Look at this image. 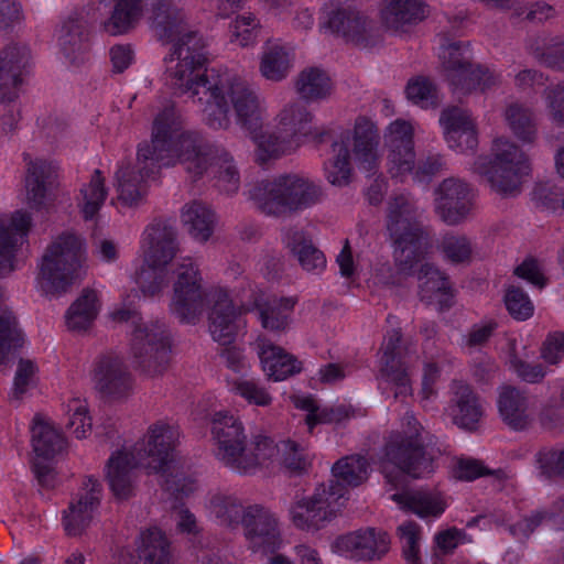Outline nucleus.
Returning a JSON list of instances; mask_svg holds the SVG:
<instances>
[{
    "label": "nucleus",
    "mask_w": 564,
    "mask_h": 564,
    "mask_svg": "<svg viewBox=\"0 0 564 564\" xmlns=\"http://www.w3.org/2000/svg\"><path fill=\"white\" fill-rule=\"evenodd\" d=\"M153 23L160 37L173 43L165 57V80L177 94H188L200 102L204 122L214 130L230 126L234 111L237 123L254 143V160L265 165L299 147V135L311 133L313 116L299 100L285 104L275 117L280 135L263 131L267 106L257 89L237 72L228 68L212 69L206 75V43L188 30L182 12L169 1H160L153 11Z\"/></svg>",
    "instance_id": "f257e3e1"
},
{
    "label": "nucleus",
    "mask_w": 564,
    "mask_h": 564,
    "mask_svg": "<svg viewBox=\"0 0 564 564\" xmlns=\"http://www.w3.org/2000/svg\"><path fill=\"white\" fill-rule=\"evenodd\" d=\"M184 166L194 178L210 174L226 193L239 188V173L232 156L223 148L204 143L198 133L182 128V119L172 104L153 120L151 140L138 145L134 163L123 160L115 173L118 200L135 206L147 195L148 184L163 167Z\"/></svg>",
    "instance_id": "f03ea898"
},
{
    "label": "nucleus",
    "mask_w": 564,
    "mask_h": 564,
    "mask_svg": "<svg viewBox=\"0 0 564 564\" xmlns=\"http://www.w3.org/2000/svg\"><path fill=\"white\" fill-rule=\"evenodd\" d=\"M181 427L162 417L151 422L133 446L115 451L105 467L106 480L113 496L124 500L135 489L138 467L164 479L167 491L187 497L196 490V480L180 471Z\"/></svg>",
    "instance_id": "7ed1b4c3"
},
{
    "label": "nucleus",
    "mask_w": 564,
    "mask_h": 564,
    "mask_svg": "<svg viewBox=\"0 0 564 564\" xmlns=\"http://www.w3.org/2000/svg\"><path fill=\"white\" fill-rule=\"evenodd\" d=\"M387 228L393 243L395 270L387 283L402 285L416 273L421 299L441 310L449 306L454 296L452 284L437 268L423 263L432 243L408 196L394 197L389 203Z\"/></svg>",
    "instance_id": "20e7f679"
},
{
    "label": "nucleus",
    "mask_w": 564,
    "mask_h": 564,
    "mask_svg": "<svg viewBox=\"0 0 564 564\" xmlns=\"http://www.w3.org/2000/svg\"><path fill=\"white\" fill-rule=\"evenodd\" d=\"M212 440L215 458L224 467L241 476L256 475L276 464L299 471L311 464L305 446L294 441L288 440L278 444L271 437L259 434L247 442L242 422L227 411L214 414Z\"/></svg>",
    "instance_id": "39448f33"
},
{
    "label": "nucleus",
    "mask_w": 564,
    "mask_h": 564,
    "mask_svg": "<svg viewBox=\"0 0 564 564\" xmlns=\"http://www.w3.org/2000/svg\"><path fill=\"white\" fill-rule=\"evenodd\" d=\"M204 507L207 516L219 525L241 527L252 551L267 553L281 547L280 521L270 508L261 503L243 505L238 496L223 491L212 492Z\"/></svg>",
    "instance_id": "423d86ee"
},
{
    "label": "nucleus",
    "mask_w": 564,
    "mask_h": 564,
    "mask_svg": "<svg viewBox=\"0 0 564 564\" xmlns=\"http://www.w3.org/2000/svg\"><path fill=\"white\" fill-rule=\"evenodd\" d=\"M380 132L373 120L359 116L352 130L333 135L332 156L324 164L326 180L334 186H346L352 176L351 160L358 169L375 172L381 162Z\"/></svg>",
    "instance_id": "0eeeda50"
},
{
    "label": "nucleus",
    "mask_w": 564,
    "mask_h": 564,
    "mask_svg": "<svg viewBox=\"0 0 564 564\" xmlns=\"http://www.w3.org/2000/svg\"><path fill=\"white\" fill-rule=\"evenodd\" d=\"M380 468L387 481L397 487L403 476L421 478L436 468V456L423 447L422 426L414 415L406 413L402 431L392 432L383 448Z\"/></svg>",
    "instance_id": "6e6552de"
},
{
    "label": "nucleus",
    "mask_w": 564,
    "mask_h": 564,
    "mask_svg": "<svg viewBox=\"0 0 564 564\" xmlns=\"http://www.w3.org/2000/svg\"><path fill=\"white\" fill-rule=\"evenodd\" d=\"M111 317L128 325L130 354L138 367L149 377L164 373L172 355L171 339L165 325L159 321H144L127 301L111 313Z\"/></svg>",
    "instance_id": "1a4fd4ad"
},
{
    "label": "nucleus",
    "mask_w": 564,
    "mask_h": 564,
    "mask_svg": "<svg viewBox=\"0 0 564 564\" xmlns=\"http://www.w3.org/2000/svg\"><path fill=\"white\" fill-rule=\"evenodd\" d=\"M85 264L83 239L63 234L45 249L37 265L35 289L45 296H59L85 276Z\"/></svg>",
    "instance_id": "9d476101"
},
{
    "label": "nucleus",
    "mask_w": 564,
    "mask_h": 564,
    "mask_svg": "<svg viewBox=\"0 0 564 564\" xmlns=\"http://www.w3.org/2000/svg\"><path fill=\"white\" fill-rule=\"evenodd\" d=\"M249 197L265 215L282 216L315 205L322 189L304 175L283 174L257 183L249 189Z\"/></svg>",
    "instance_id": "9b49d317"
},
{
    "label": "nucleus",
    "mask_w": 564,
    "mask_h": 564,
    "mask_svg": "<svg viewBox=\"0 0 564 564\" xmlns=\"http://www.w3.org/2000/svg\"><path fill=\"white\" fill-rule=\"evenodd\" d=\"M175 238L174 228L164 223L152 224L143 231L134 273L143 295H159L167 286L166 265L177 251Z\"/></svg>",
    "instance_id": "f8f14e48"
},
{
    "label": "nucleus",
    "mask_w": 564,
    "mask_h": 564,
    "mask_svg": "<svg viewBox=\"0 0 564 564\" xmlns=\"http://www.w3.org/2000/svg\"><path fill=\"white\" fill-rule=\"evenodd\" d=\"M490 158H477L473 171L484 177L497 194L513 196L520 193L531 170L524 151L509 138L497 137L491 143Z\"/></svg>",
    "instance_id": "ddd939ff"
},
{
    "label": "nucleus",
    "mask_w": 564,
    "mask_h": 564,
    "mask_svg": "<svg viewBox=\"0 0 564 564\" xmlns=\"http://www.w3.org/2000/svg\"><path fill=\"white\" fill-rule=\"evenodd\" d=\"M413 138V124L403 119L392 121L384 131L387 170L392 178L401 183L409 178L413 182H425L443 167L440 156L416 162Z\"/></svg>",
    "instance_id": "4468645a"
},
{
    "label": "nucleus",
    "mask_w": 564,
    "mask_h": 564,
    "mask_svg": "<svg viewBox=\"0 0 564 564\" xmlns=\"http://www.w3.org/2000/svg\"><path fill=\"white\" fill-rule=\"evenodd\" d=\"M346 490L334 481L318 485L312 495L294 500L289 508L291 523L299 530L315 532L325 528L343 510Z\"/></svg>",
    "instance_id": "2eb2a0df"
},
{
    "label": "nucleus",
    "mask_w": 564,
    "mask_h": 564,
    "mask_svg": "<svg viewBox=\"0 0 564 564\" xmlns=\"http://www.w3.org/2000/svg\"><path fill=\"white\" fill-rule=\"evenodd\" d=\"M415 356L409 348L401 345V333L393 329L384 336L379 352L377 379L383 390H392L395 398L412 393L410 369Z\"/></svg>",
    "instance_id": "dca6fc26"
},
{
    "label": "nucleus",
    "mask_w": 564,
    "mask_h": 564,
    "mask_svg": "<svg viewBox=\"0 0 564 564\" xmlns=\"http://www.w3.org/2000/svg\"><path fill=\"white\" fill-rule=\"evenodd\" d=\"M209 297L213 305L208 312V332L220 346H230L246 328L242 318L248 312L242 310V304L247 303L246 288L242 284V294L235 291L234 297L227 290L217 288Z\"/></svg>",
    "instance_id": "f3484780"
},
{
    "label": "nucleus",
    "mask_w": 564,
    "mask_h": 564,
    "mask_svg": "<svg viewBox=\"0 0 564 564\" xmlns=\"http://www.w3.org/2000/svg\"><path fill=\"white\" fill-rule=\"evenodd\" d=\"M319 31L341 37L360 48H370L381 41V31L367 15L341 8L322 9Z\"/></svg>",
    "instance_id": "a211bd4d"
},
{
    "label": "nucleus",
    "mask_w": 564,
    "mask_h": 564,
    "mask_svg": "<svg viewBox=\"0 0 564 564\" xmlns=\"http://www.w3.org/2000/svg\"><path fill=\"white\" fill-rule=\"evenodd\" d=\"M205 299L198 264L189 257L182 258L176 269L171 313L182 323L196 324L203 314Z\"/></svg>",
    "instance_id": "6ab92c4d"
},
{
    "label": "nucleus",
    "mask_w": 564,
    "mask_h": 564,
    "mask_svg": "<svg viewBox=\"0 0 564 564\" xmlns=\"http://www.w3.org/2000/svg\"><path fill=\"white\" fill-rule=\"evenodd\" d=\"M247 303L242 304V310H258L261 326L272 333H284L292 323V314L296 305V299L289 297H267L261 290L245 281Z\"/></svg>",
    "instance_id": "aec40b11"
},
{
    "label": "nucleus",
    "mask_w": 564,
    "mask_h": 564,
    "mask_svg": "<svg viewBox=\"0 0 564 564\" xmlns=\"http://www.w3.org/2000/svg\"><path fill=\"white\" fill-rule=\"evenodd\" d=\"M330 547L347 558L372 561L388 553L390 539L381 530L365 528L337 536Z\"/></svg>",
    "instance_id": "412c9836"
},
{
    "label": "nucleus",
    "mask_w": 564,
    "mask_h": 564,
    "mask_svg": "<svg viewBox=\"0 0 564 564\" xmlns=\"http://www.w3.org/2000/svg\"><path fill=\"white\" fill-rule=\"evenodd\" d=\"M470 186L456 177L445 178L434 191V209L448 225L462 223L473 209Z\"/></svg>",
    "instance_id": "4be33fe9"
},
{
    "label": "nucleus",
    "mask_w": 564,
    "mask_h": 564,
    "mask_svg": "<svg viewBox=\"0 0 564 564\" xmlns=\"http://www.w3.org/2000/svg\"><path fill=\"white\" fill-rule=\"evenodd\" d=\"M93 380L96 388L107 398L119 400L127 398L133 389V378L118 354H106L95 364Z\"/></svg>",
    "instance_id": "5701e85b"
},
{
    "label": "nucleus",
    "mask_w": 564,
    "mask_h": 564,
    "mask_svg": "<svg viewBox=\"0 0 564 564\" xmlns=\"http://www.w3.org/2000/svg\"><path fill=\"white\" fill-rule=\"evenodd\" d=\"M93 380L96 388L107 398L119 400L127 398L133 389V378L118 354H106L95 364Z\"/></svg>",
    "instance_id": "b1692460"
},
{
    "label": "nucleus",
    "mask_w": 564,
    "mask_h": 564,
    "mask_svg": "<svg viewBox=\"0 0 564 564\" xmlns=\"http://www.w3.org/2000/svg\"><path fill=\"white\" fill-rule=\"evenodd\" d=\"M32 225V218L24 210L11 215L0 214V278L15 269V254Z\"/></svg>",
    "instance_id": "393cba45"
},
{
    "label": "nucleus",
    "mask_w": 564,
    "mask_h": 564,
    "mask_svg": "<svg viewBox=\"0 0 564 564\" xmlns=\"http://www.w3.org/2000/svg\"><path fill=\"white\" fill-rule=\"evenodd\" d=\"M440 123L448 147L459 153L473 152L478 147L477 126L466 109L452 107L443 110Z\"/></svg>",
    "instance_id": "a878e982"
},
{
    "label": "nucleus",
    "mask_w": 564,
    "mask_h": 564,
    "mask_svg": "<svg viewBox=\"0 0 564 564\" xmlns=\"http://www.w3.org/2000/svg\"><path fill=\"white\" fill-rule=\"evenodd\" d=\"M100 491L99 481L89 477L63 513V525L68 535H79L90 524L99 505Z\"/></svg>",
    "instance_id": "bb28decb"
},
{
    "label": "nucleus",
    "mask_w": 564,
    "mask_h": 564,
    "mask_svg": "<svg viewBox=\"0 0 564 564\" xmlns=\"http://www.w3.org/2000/svg\"><path fill=\"white\" fill-rule=\"evenodd\" d=\"M254 349L263 372L272 381H283L302 370V362L295 356L264 336L257 338Z\"/></svg>",
    "instance_id": "cd10ccee"
},
{
    "label": "nucleus",
    "mask_w": 564,
    "mask_h": 564,
    "mask_svg": "<svg viewBox=\"0 0 564 564\" xmlns=\"http://www.w3.org/2000/svg\"><path fill=\"white\" fill-rule=\"evenodd\" d=\"M497 408L502 422L514 431L528 429L534 420L529 395L511 386L500 388Z\"/></svg>",
    "instance_id": "c85d7f7f"
},
{
    "label": "nucleus",
    "mask_w": 564,
    "mask_h": 564,
    "mask_svg": "<svg viewBox=\"0 0 564 564\" xmlns=\"http://www.w3.org/2000/svg\"><path fill=\"white\" fill-rule=\"evenodd\" d=\"M291 401L296 409L306 412L305 424L311 433L316 425L341 423L350 417L365 414L361 409L355 408L351 404L321 408L317 401L308 394H294L291 397Z\"/></svg>",
    "instance_id": "c756f323"
},
{
    "label": "nucleus",
    "mask_w": 564,
    "mask_h": 564,
    "mask_svg": "<svg viewBox=\"0 0 564 564\" xmlns=\"http://www.w3.org/2000/svg\"><path fill=\"white\" fill-rule=\"evenodd\" d=\"M427 14V6L422 0H384L380 10L382 24L395 33L420 23Z\"/></svg>",
    "instance_id": "7c9ffc66"
},
{
    "label": "nucleus",
    "mask_w": 564,
    "mask_h": 564,
    "mask_svg": "<svg viewBox=\"0 0 564 564\" xmlns=\"http://www.w3.org/2000/svg\"><path fill=\"white\" fill-rule=\"evenodd\" d=\"M294 48L280 40H268L261 47L259 72L270 82H282L294 66Z\"/></svg>",
    "instance_id": "2f4dec72"
},
{
    "label": "nucleus",
    "mask_w": 564,
    "mask_h": 564,
    "mask_svg": "<svg viewBox=\"0 0 564 564\" xmlns=\"http://www.w3.org/2000/svg\"><path fill=\"white\" fill-rule=\"evenodd\" d=\"M440 59L445 79L458 91L475 67L469 45L462 42L444 45L440 52Z\"/></svg>",
    "instance_id": "473e14b6"
},
{
    "label": "nucleus",
    "mask_w": 564,
    "mask_h": 564,
    "mask_svg": "<svg viewBox=\"0 0 564 564\" xmlns=\"http://www.w3.org/2000/svg\"><path fill=\"white\" fill-rule=\"evenodd\" d=\"M390 498L400 509L412 512L423 519L438 518L448 507L445 497L437 491H402L392 494Z\"/></svg>",
    "instance_id": "72a5a7b5"
},
{
    "label": "nucleus",
    "mask_w": 564,
    "mask_h": 564,
    "mask_svg": "<svg viewBox=\"0 0 564 564\" xmlns=\"http://www.w3.org/2000/svg\"><path fill=\"white\" fill-rule=\"evenodd\" d=\"M55 165L43 159L30 160L25 178V200L30 208L40 210L50 203L48 183Z\"/></svg>",
    "instance_id": "f704fd0d"
},
{
    "label": "nucleus",
    "mask_w": 564,
    "mask_h": 564,
    "mask_svg": "<svg viewBox=\"0 0 564 564\" xmlns=\"http://www.w3.org/2000/svg\"><path fill=\"white\" fill-rule=\"evenodd\" d=\"M454 389L453 403L447 408L448 416L457 426L475 430L482 416L477 395L467 384L457 383Z\"/></svg>",
    "instance_id": "c9c22d12"
},
{
    "label": "nucleus",
    "mask_w": 564,
    "mask_h": 564,
    "mask_svg": "<svg viewBox=\"0 0 564 564\" xmlns=\"http://www.w3.org/2000/svg\"><path fill=\"white\" fill-rule=\"evenodd\" d=\"M181 223L193 239L205 242L214 232L216 215L207 204L193 200L183 206Z\"/></svg>",
    "instance_id": "e433bc0d"
},
{
    "label": "nucleus",
    "mask_w": 564,
    "mask_h": 564,
    "mask_svg": "<svg viewBox=\"0 0 564 564\" xmlns=\"http://www.w3.org/2000/svg\"><path fill=\"white\" fill-rule=\"evenodd\" d=\"M32 446L35 454L44 459H51L62 454L66 448L63 434L47 419L35 415L31 427Z\"/></svg>",
    "instance_id": "4c0bfd02"
},
{
    "label": "nucleus",
    "mask_w": 564,
    "mask_h": 564,
    "mask_svg": "<svg viewBox=\"0 0 564 564\" xmlns=\"http://www.w3.org/2000/svg\"><path fill=\"white\" fill-rule=\"evenodd\" d=\"M294 88L305 101H321L333 94L334 85L325 69L308 66L303 68L294 78Z\"/></svg>",
    "instance_id": "58836bf2"
},
{
    "label": "nucleus",
    "mask_w": 564,
    "mask_h": 564,
    "mask_svg": "<svg viewBox=\"0 0 564 564\" xmlns=\"http://www.w3.org/2000/svg\"><path fill=\"white\" fill-rule=\"evenodd\" d=\"M138 556L142 564H172L170 541L165 533L156 527L142 531Z\"/></svg>",
    "instance_id": "ea45409f"
},
{
    "label": "nucleus",
    "mask_w": 564,
    "mask_h": 564,
    "mask_svg": "<svg viewBox=\"0 0 564 564\" xmlns=\"http://www.w3.org/2000/svg\"><path fill=\"white\" fill-rule=\"evenodd\" d=\"M283 242L297 257L305 271L319 273L325 269L326 259L323 252L316 249L302 231L289 230L283 237Z\"/></svg>",
    "instance_id": "a19ab883"
},
{
    "label": "nucleus",
    "mask_w": 564,
    "mask_h": 564,
    "mask_svg": "<svg viewBox=\"0 0 564 564\" xmlns=\"http://www.w3.org/2000/svg\"><path fill=\"white\" fill-rule=\"evenodd\" d=\"M107 195L105 177L99 170H95L90 178L80 186L76 196L77 207L86 220L93 219L98 214Z\"/></svg>",
    "instance_id": "79ce46f5"
},
{
    "label": "nucleus",
    "mask_w": 564,
    "mask_h": 564,
    "mask_svg": "<svg viewBox=\"0 0 564 564\" xmlns=\"http://www.w3.org/2000/svg\"><path fill=\"white\" fill-rule=\"evenodd\" d=\"M3 65L0 66V90L8 87L9 91L2 94V98L12 101L18 97V86L22 83L21 69L29 65V52L20 51L17 47L6 52L2 58Z\"/></svg>",
    "instance_id": "37998d69"
},
{
    "label": "nucleus",
    "mask_w": 564,
    "mask_h": 564,
    "mask_svg": "<svg viewBox=\"0 0 564 564\" xmlns=\"http://www.w3.org/2000/svg\"><path fill=\"white\" fill-rule=\"evenodd\" d=\"M142 0H116L108 19L101 22V30L109 35H121L130 31L141 17Z\"/></svg>",
    "instance_id": "c03bdc74"
},
{
    "label": "nucleus",
    "mask_w": 564,
    "mask_h": 564,
    "mask_svg": "<svg viewBox=\"0 0 564 564\" xmlns=\"http://www.w3.org/2000/svg\"><path fill=\"white\" fill-rule=\"evenodd\" d=\"M25 344V334L13 312L0 310V367Z\"/></svg>",
    "instance_id": "a18cd8bd"
},
{
    "label": "nucleus",
    "mask_w": 564,
    "mask_h": 564,
    "mask_svg": "<svg viewBox=\"0 0 564 564\" xmlns=\"http://www.w3.org/2000/svg\"><path fill=\"white\" fill-rule=\"evenodd\" d=\"M369 469V463L364 456L349 455L334 464L332 468L334 479L330 481L343 485L347 495V487H357L368 479Z\"/></svg>",
    "instance_id": "49530a36"
},
{
    "label": "nucleus",
    "mask_w": 564,
    "mask_h": 564,
    "mask_svg": "<svg viewBox=\"0 0 564 564\" xmlns=\"http://www.w3.org/2000/svg\"><path fill=\"white\" fill-rule=\"evenodd\" d=\"M98 311L99 300L96 291L84 290L66 313V326L72 330H85L91 325Z\"/></svg>",
    "instance_id": "de8ad7c7"
},
{
    "label": "nucleus",
    "mask_w": 564,
    "mask_h": 564,
    "mask_svg": "<svg viewBox=\"0 0 564 564\" xmlns=\"http://www.w3.org/2000/svg\"><path fill=\"white\" fill-rule=\"evenodd\" d=\"M503 118L512 133L523 143H533L538 135L534 112L518 102L509 104Z\"/></svg>",
    "instance_id": "09e8293b"
},
{
    "label": "nucleus",
    "mask_w": 564,
    "mask_h": 564,
    "mask_svg": "<svg viewBox=\"0 0 564 564\" xmlns=\"http://www.w3.org/2000/svg\"><path fill=\"white\" fill-rule=\"evenodd\" d=\"M261 29V22L254 13L238 14L229 24V41L240 47L254 46Z\"/></svg>",
    "instance_id": "8fccbe9b"
},
{
    "label": "nucleus",
    "mask_w": 564,
    "mask_h": 564,
    "mask_svg": "<svg viewBox=\"0 0 564 564\" xmlns=\"http://www.w3.org/2000/svg\"><path fill=\"white\" fill-rule=\"evenodd\" d=\"M405 94L411 102L423 109L435 108L441 101L437 87L432 80L423 76L410 79Z\"/></svg>",
    "instance_id": "3c124183"
},
{
    "label": "nucleus",
    "mask_w": 564,
    "mask_h": 564,
    "mask_svg": "<svg viewBox=\"0 0 564 564\" xmlns=\"http://www.w3.org/2000/svg\"><path fill=\"white\" fill-rule=\"evenodd\" d=\"M543 520L551 521L554 527L564 529V498L557 500L550 513L538 512L530 519H523L510 527V532L518 539L527 538Z\"/></svg>",
    "instance_id": "603ef678"
},
{
    "label": "nucleus",
    "mask_w": 564,
    "mask_h": 564,
    "mask_svg": "<svg viewBox=\"0 0 564 564\" xmlns=\"http://www.w3.org/2000/svg\"><path fill=\"white\" fill-rule=\"evenodd\" d=\"M69 416L68 425L76 438H86L93 427L91 417L89 415L86 400L73 398L66 404Z\"/></svg>",
    "instance_id": "864d4df0"
},
{
    "label": "nucleus",
    "mask_w": 564,
    "mask_h": 564,
    "mask_svg": "<svg viewBox=\"0 0 564 564\" xmlns=\"http://www.w3.org/2000/svg\"><path fill=\"white\" fill-rule=\"evenodd\" d=\"M39 382V367L31 359H20L12 386V394L15 399L23 398L31 389L35 388Z\"/></svg>",
    "instance_id": "5fc2aeb1"
},
{
    "label": "nucleus",
    "mask_w": 564,
    "mask_h": 564,
    "mask_svg": "<svg viewBox=\"0 0 564 564\" xmlns=\"http://www.w3.org/2000/svg\"><path fill=\"white\" fill-rule=\"evenodd\" d=\"M440 249L445 259L453 263L468 261L473 252L470 240L458 234H446L442 238Z\"/></svg>",
    "instance_id": "6e6d98bb"
},
{
    "label": "nucleus",
    "mask_w": 564,
    "mask_h": 564,
    "mask_svg": "<svg viewBox=\"0 0 564 564\" xmlns=\"http://www.w3.org/2000/svg\"><path fill=\"white\" fill-rule=\"evenodd\" d=\"M398 535L402 544V553L405 561L408 563L420 562L421 527L413 521H406L399 525Z\"/></svg>",
    "instance_id": "4d7b16f0"
},
{
    "label": "nucleus",
    "mask_w": 564,
    "mask_h": 564,
    "mask_svg": "<svg viewBox=\"0 0 564 564\" xmlns=\"http://www.w3.org/2000/svg\"><path fill=\"white\" fill-rule=\"evenodd\" d=\"M230 391L240 395L252 405L268 406L272 402V397L269 391L253 380H234L230 383Z\"/></svg>",
    "instance_id": "13d9d810"
},
{
    "label": "nucleus",
    "mask_w": 564,
    "mask_h": 564,
    "mask_svg": "<svg viewBox=\"0 0 564 564\" xmlns=\"http://www.w3.org/2000/svg\"><path fill=\"white\" fill-rule=\"evenodd\" d=\"M501 82V76L494 69L475 65L467 78H465L458 91L464 94L471 93L474 90L486 91L498 86Z\"/></svg>",
    "instance_id": "bf43d9fd"
},
{
    "label": "nucleus",
    "mask_w": 564,
    "mask_h": 564,
    "mask_svg": "<svg viewBox=\"0 0 564 564\" xmlns=\"http://www.w3.org/2000/svg\"><path fill=\"white\" fill-rule=\"evenodd\" d=\"M505 302L510 315L518 321H525L533 315L534 306L529 296L519 288L508 289Z\"/></svg>",
    "instance_id": "052dcab7"
},
{
    "label": "nucleus",
    "mask_w": 564,
    "mask_h": 564,
    "mask_svg": "<svg viewBox=\"0 0 564 564\" xmlns=\"http://www.w3.org/2000/svg\"><path fill=\"white\" fill-rule=\"evenodd\" d=\"M536 466L545 477L564 476V449L541 451L536 456Z\"/></svg>",
    "instance_id": "680f3d73"
},
{
    "label": "nucleus",
    "mask_w": 564,
    "mask_h": 564,
    "mask_svg": "<svg viewBox=\"0 0 564 564\" xmlns=\"http://www.w3.org/2000/svg\"><path fill=\"white\" fill-rule=\"evenodd\" d=\"M561 188L551 183H539L532 192V200L543 209L555 210L561 202Z\"/></svg>",
    "instance_id": "e2e57ef3"
},
{
    "label": "nucleus",
    "mask_w": 564,
    "mask_h": 564,
    "mask_svg": "<svg viewBox=\"0 0 564 564\" xmlns=\"http://www.w3.org/2000/svg\"><path fill=\"white\" fill-rule=\"evenodd\" d=\"M514 274L540 289L544 288L547 282L541 263L534 258L525 259L516 268Z\"/></svg>",
    "instance_id": "0e129e2a"
},
{
    "label": "nucleus",
    "mask_w": 564,
    "mask_h": 564,
    "mask_svg": "<svg viewBox=\"0 0 564 564\" xmlns=\"http://www.w3.org/2000/svg\"><path fill=\"white\" fill-rule=\"evenodd\" d=\"M545 99L550 120L556 126L564 127V86L547 89Z\"/></svg>",
    "instance_id": "69168bd1"
},
{
    "label": "nucleus",
    "mask_w": 564,
    "mask_h": 564,
    "mask_svg": "<svg viewBox=\"0 0 564 564\" xmlns=\"http://www.w3.org/2000/svg\"><path fill=\"white\" fill-rule=\"evenodd\" d=\"M541 356L550 365H555L564 358V333L549 334L541 348Z\"/></svg>",
    "instance_id": "338daca9"
},
{
    "label": "nucleus",
    "mask_w": 564,
    "mask_h": 564,
    "mask_svg": "<svg viewBox=\"0 0 564 564\" xmlns=\"http://www.w3.org/2000/svg\"><path fill=\"white\" fill-rule=\"evenodd\" d=\"M510 369H512L522 380L534 383L545 377V370L541 365H531L512 355L509 359Z\"/></svg>",
    "instance_id": "774afa93"
}]
</instances>
